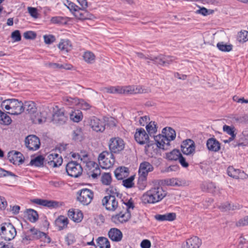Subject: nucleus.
I'll use <instances>...</instances> for the list:
<instances>
[{"mask_svg": "<svg viewBox=\"0 0 248 248\" xmlns=\"http://www.w3.org/2000/svg\"><path fill=\"white\" fill-rule=\"evenodd\" d=\"M167 192L159 186L152 187L144 193L141 197L144 204H154L161 201L166 195Z\"/></svg>", "mask_w": 248, "mask_h": 248, "instance_id": "obj_1", "label": "nucleus"}, {"mask_svg": "<svg viewBox=\"0 0 248 248\" xmlns=\"http://www.w3.org/2000/svg\"><path fill=\"white\" fill-rule=\"evenodd\" d=\"M78 159H80L81 162H82L83 164H85L88 175L93 178H96L100 174L101 171L98 165L90 160L87 153L81 152L80 155H78Z\"/></svg>", "mask_w": 248, "mask_h": 248, "instance_id": "obj_2", "label": "nucleus"}, {"mask_svg": "<svg viewBox=\"0 0 248 248\" xmlns=\"http://www.w3.org/2000/svg\"><path fill=\"white\" fill-rule=\"evenodd\" d=\"M1 107L12 115H18L24 111L23 103L16 99L4 100L1 103Z\"/></svg>", "mask_w": 248, "mask_h": 248, "instance_id": "obj_3", "label": "nucleus"}, {"mask_svg": "<svg viewBox=\"0 0 248 248\" xmlns=\"http://www.w3.org/2000/svg\"><path fill=\"white\" fill-rule=\"evenodd\" d=\"M134 138L136 141L140 144H146L145 147V151L147 154H149L150 148L154 144L150 143L149 135L145 130L142 128H137L134 135Z\"/></svg>", "mask_w": 248, "mask_h": 248, "instance_id": "obj_4", "label": "nucleus"}, {"mask_svg": "<svg viewBox=\"0 0 248 248\" xmlns=\"http://www.w3.org/2000/svg\"><path fill=\"white\" fill-rule=\"evenodd\" d=\"M16 235L14 226L10 223H4L0 226V235L6 241L13 239Z\"/></svg>", "mask_w": 248, "mask_h": 248, "instance_id": "obj_5", "label": "nucleus"}, {"mask_svg": "<svg viewBox=\"0 0 248 248\" xmlns=\"http://www.w3.org/2000/svg\"><path fill=\"white\" fill-rule=\"evenodd\" d=\"M98 160L100 166L105 169L111 168L115 161L112 154L107 151L103 152L100 154Z\"/></svg>", "mask_w": 248, "mask_h": 248, "instance_id": "obj_6", "label": "nucleus"}, {"mask_svg": "<svg viewBox=\"0 0 248 248\" xmlns=\"http://www.w3.org/2000/svg\"><path fill=\"white\" fill-rule=\"evenodd\" d=\"M124 140L119 137L111 138L109 140L108 147L111 153H119L124 149Z\"/></svg>", "mask_w": 248, "mask_h": 248, "instance_id": "obj_7", "label": "nucleus"}, {"mask_svg": "<svg viewBox=\"0 0 248 248\" xmlns=\"http://www.w3.org/2000/svg\"><path fill=\"white\" fill-rule=\"evenodd\" d=\"M93 196L91 190L83 188L78 192L77 199L83 205H88L92 202Z\"/></svg>", "mask_w": 248, "mask_h": 248, "instance_id": "obj_8", "label": "nucleus"}, {"mask_svg": "<svg viewBox=\"0 0 248 248\" xmlns=\"http://www.w3.org/2000/svg\"><path fill=\"white\" fill-rule=\"evenodd\" d=\"M66 170L69 176L77 178L81 174L82 168L80 163L71 161L67 164Z\"/></svg>", "mask_w": 248, "mask_h": 248, "instance_id": "obj_9", "label": "nucleus"}, {"mask_svg": "<svg viewBox=\"0 0 248 248\" xmlns=\"http://www.w3.org/2000/svg\"><path fill=\"white\" fill-rule=\"evenodd\" d=\"M102 203L106 210L110 211H115L119 207L116 198L111 195L104 197L102 200Z\"/></svg>", "mask_w": 248, "mask_h": 248, "instance_id": "obj_10", "label": "nucleus"}, {"mask_svg": "<svg viewBox=\"0 0 248 248\" xmlns=\"http://www.w3.org/2000/svg\"><path fill=\"white\" fill-rule=\"evenodd\" d=\"M54 110L52 120L53 123L59 125L64 124L67 121L68 117L65 115L63 108H59L56 106Z\"/></svg>", "mask_w": 248, "mask_h": 248, "instance_id": "obj_11", "label": "nucleus"}, {"mask_svg": "<svg viewBox=\"0 0 248 248\" xmlns=\"http://www.w3.org/2000/svg\"><path fill=\"white\" fill-rule=\"evenodd\" d=\"M45 163L50 167H57L62 165V158L59 154L52 153L47 155L45 158Z\"/></svg>", "mask_w": 248, "mask_h": 248, "instance_id": "obj_12", "label": "nucleus"}, {"mask_svg": "<svg viewBox=\"0 0 248 248\" xmlns=\"http://www.w3.org/2000/svg\"><path fill=\"white\" fill-rule=\"evenodd\" d=\"M131 217L130 211H120V212L113 215L111 217L112 222L116 224H119L127 222Z\"/></svg>", "mask_w": 248, "mask_h": 248, "instance_id": "obj_13", "label": "nucleus"}, {"mask_svg": "<svg viewBox=\"0 0 248 248\" xmlns=\"http://www.w3.org/2000/svg\"><path fill=\"white\" fill-rule=\"evenodd\" d=\"M25 145L30 150L36 151L38 150L40 146L39 139L35 135H29L25 139Z\"/></svg>", "mask_w": 248, "mask_h": 248, "instance_id": "obj_14", "label": "nucleus"}, {"mask_svg": "<svg viewBox=\"0 0 248 248\" xmlns=\"http://www.w3.org/2000/svg\"><path fill=\"white\" fill-rule=\"evenodd\" d=\"M89 125L93 130L96 132H103L105 129L104 122L95 117L90 119Z\"/></svg>", "mask_w": 248, "mask_h": 248, "instance_id": "obj_15", "label": "nucleus"}, {"mask_svg": "<svg viewBox=\"0 0 248 248\" xmlns=\"http://www.w3.org/2000/svg\"><path fill=\"white\" fill-rule=\"evenodd\" d=\"M181 148L183 154L186 155L193 154L195 150V143L190 139L186 140L181 145Z\"/></svg>", "mask_w": 248, "mask_h": 248, "instance_id": "obj_16", "label": "nucleus"}, {"mask_svg": "<svg viewBox=\"0 0 248 248\" xmlns=\"http://www.w3.org/2000/svg\"><path fill=\"white\" fill-rule=\"evenodd\" d=\"M154 170V167L149 162L144 161L140 166L139 173L140 177L145 179L149 172Z\"/></svg>", "mask_w": 248, "mask_h": 248, "instance_id": "obj_17", "label": "nucleus"}, {"mask_svg": "<svg viewBox=\"0 0 248 248\" xmlns=\"http://www.w3.org/2000/svg\"><path fill=\"white\" fill-rule=\"evenodd\" d=\"M29 232L32 240L42 239V240L44 241L45 242L47 243L50 242V238L48 237L45 233L34 228L31 229Z\"/></svg>", "mask_w": 248, "mask_h": 248, "instance_id": "obj_18", "label": "nucleus"}, {"mask_svg": "<svg viewBox=\"0 0 248 248\" xmlns=\"http://www.w3.org/2000/svg\"><path fill=\"white\" fill-rule=\"evenodd\" d=\"M23 156L18 152L11 151L8 154V159L10 162L15 165H19L23 162Z\"/></svg>", "mask_w": 248, "mask_h": 248, "instance_id": "obj_19", "label": "nucleus"}, {"mask_svg": "<svg viewBox=\"0 0 248 248\" xmlns=\"http://www.w3.org/2000/svg\"><path fill=\"white\" fill-rule=\"evenodd\" d=\"M155 140L158 147L163 150H167L170 146V141L164 135L159 134L154 136Z\"/></svg>", "mask_w": 248, "mask_h": 248, "instance_id": "obj_20", "label": "nucleus"}, {"mask_svg": "<svg viewBox=\"0 0 248 248\" xmlns=\"http://www.w3.org/2000/svg\"><path fill=\"white\" fill-rule=\"evenodd\" d=\"M206 145L209 151L213 152H217L221 148L220 142L215 138H211L208 139L206 141Z\"/></svg>", "mask_w": 248, "mask_h": 248, "instance_id": "obj_21", "label": "nucleus"}, {"mask_svg": "<svg viewBox=\"0 0 248 248\" xmlns=\"http://www.w3.org/2000/svg\"><path fill=\"white\" fill-rule=\"evenodd\" d=\"M228 174L235 179H246L247 175L244 171H241L238 169H234L232 167H229L227 170Z\"/></svg>", "mask_w": 248, "mask_h": 248, "instance_id": "obj_22", "label": "nucleus"}, {"mask_svg": "<svg viewBox=\"0 0 248 248\" xmlns=\"http://www.w3.org/2000/svg\"><path fill=\"white\" fill-rule=\"evenodd\" d=\"M201 244L200 239L197 236H193L186 240L183 248H199Z\"/></svg>", "mask_w": 248, "mask_h": 248, "instance_id": "obj_23", "label": "nucleus"}, {"mask_svg": "<svg viewBox=\"0 0 248 248\" xmlns=\"http://www.w3.org/2000/svg\"><path fill=\"white\" fill-rule=\"evenodd\" d=\"M109 238L113 241L119 242L123 237L122 232L117 228H111L108 232Z\"/></svg>", "mask_w": 248, "mask_h": 248, "instance_id": "obj_24", "label": "nucleus"}, {"mask_svg": "<svg viewBox=\"0 0 248 248\" xmlns=\"http://www.w3.org/2000/svg\"><path fill=\"white\" fill-rule=\"evenodd\" d=\"M129 170L125 167H120L117 168L115 171V176L118 180H123L128 177Z\"/></svg>", "mask_w": 248, "mask_h": 248, "instance_id": "obj_25", "label": "nucleus"}, {"mask_svg": "<svg viewBox=\"0 0 248 248\" xmlns=\"http://www.w3.org/2000/svg\"><path fill=\"white\" fill-rule=\"evenodd\" d=\"M69 223L67 217L63 216H59L55 221V225L58 228L59 231L66 228Z\"/></svg>", "mask_w": 248, "mask_h": 248, "instance_id": "obj_26", "label": "nucleus"}, {"mask_svg": "<svg viewBox=\"0 0 248 248\" xmlns=\"http://www.w3.org/2000/svg\"><path fill=\"white\" fill-rule=\"evenodd\" d=\"M68 217L74 222H80L83 219V214L80 211H76L73 210H69L68 212Z\"/></svg>", "mask_w": 248, "mask_h": 248, "instance_id": "obj_27", "label": "nucleus"}, {"mask_svg": "<svg viewBox=\"0 0 248 248\" xmlns=\"http://www.w3.org/2000/svg\"><path fill=\"white\" fill-rule=\"evenodd\" d=\"M86 8H79L78 11L74 13V15L79 19L84 20L91 19V16L85 10Z\"/></svg>", "mask_w": 248, "mask_h": 248, "instance_id": "obj_28", "label": "nucleus"}, {"mask_svg": "<svg viewBox=\"0 0 248 248\" xmlns=\"http://www.w3.org/2000/svg\"><path fill=\"white\" fill-rule=\"evenodd\" d=\"M59 49L64 53H67L72 48V45L69 40L67 39L61 40L58 45Z\"/></svg>", "mask_w": 248, "mask_h": 248, "instance_id": "obj_29", "label": "nucleus"}, {"mask_svg": "<svg viewBox=\"0 0 248 248\" xmlns=\"http://www.w3.org/2000/svg\"><path fill=\"white\" fill-rule=\"evenodd\" d=\"M156 220L159 221H173L176 218V214L174 213H169L164 215H156L155 216Z\"/></svg>", "mask_w": 248, "mask_h": 248, "instance_id": "obj_30", "label": "nucleus"}, {"mask_svg": "<svg viewBox=\"0 0 248 248\" xmlns=\"http://www.w3.org/2000/svg\"><path fill=\"white\" fill-rule=\"evenodd\" d=\"M164 136L170 141L174 140L176 137V133L174 129L170 127H165L162 130Z\"/></svg>", "mask_w": 248, "mask_h": 248, "instance_id": "obj_31", "label": "nucleus"}, {"mask_svg": "<svg viewBox=\"0 0 248 248\" xmlns=\"http://www.w3.org/2000/svg\"><path fill=\"white\" fill-rule=\"evenodd\" d=\"M70 119L75 123H78L82 120L83 115L79 110H72L69 113Z\"/></svg>", "mask_w": 248, "mask_h": 248, "instance_id": "obj_32", "label": "nucleus"}, {"mask_svg": "<svg viewBox=\"0 0 248 248\" xmlns=\"http://www.w3.org/2000/svg\"><path fill=\"white\" fill-rule=\"evenodd\" d=\"M146 129L148 132V134L151 137L153 136L157 132L156 124L154 121H150L146 126Z\"/></svg>", "mask_w": 248, "mask_h": 248, "instance_id": "obj_33", "label": "nucleus"}, {"mask_svg": "<svg viewBox=\"0 0 248 248\" xmlns=\"http://www.w3.org/2000/svg\"><path fill=\"white\" fill-rule=\"evenodd\" d=\"M201 188L202 191L213 193L215 192L216 186L212 182H204L202 184Z\"/></svg>", "mask_w": 248, "mask_h": 248, "instance_id": "obj_34", "label": "nucleus"}, {"mask_svg": "<svg viewBox=\"0 0 248 248\" xmlns=\"http://www.w3.org/2000/svg\"><path fill=\"white\" fill-rule=\"evenodd\" d=\"M24 110H26L29 113L34 114L36 111L35 104L32 101H27L23 104Z\"/></svg>", "mask_w": 248, "mask_h": 248, "instance_id": "obj_35", "label": "nucleus"}, {"mask_svg": "<svg viewBox=\"0 0 248 248\" xmlns=\"http://www.w3.org/2000/svg\"><path fill=\"white\" fill-rule=\"evenodd\" d=\"M97 245L99 248H110V243L108 240L104 237H99L97 240Z\"/></svg>", "mask_w": 248, "mask_h": 248, "instance_id": "obj_36", "label": "nucleus"}, {"mask_svg": "<svg viewBox=\"0 0 248 248\" xmlns=\"http://www.w3.org/2000/svg\"><path fill=\"white\" fill-rule=\"evenodd\" d=\"M44 162H45V158L40 155L32 159L30 161V164L31 166L35 167H41L43 166Z\"/></svg>", "mask_w": 248, "mask_h": 248, "instance_id": "obj_37", "label": "nucleus"}, {"mask_svg": "<svg viewBox=\"0 0 248 248\" xmlns=\"http://www.w3.org/2000/svg\"><path fill=\"white\" fill-rule=\"evenodd\" d=\"M163 184L169 186H181L182 183L181 181L176 178L166 179L163 180Z\"/></svg>", "mask_w": 248, "mask_h": 248, "instance_id": "obj_38", "label": "nucleus"}, {"mask_svg": "<svg viewBox=\"0 0 248 248\" xmlns=\"http://www.w3.org/2000/svg\"><path fill=\"white\" fill-rule=\"evenodd\" d=\"M29 220L31 222H36L38 219L37 212L33 209H29L27 210Z\"/></svg>", "mask_w": 248, "mask_h": 248, "instance_id": "obj_39", "label": "nucleus"}, {"mask_svg": "<svg viewBox=\"0 0 248 248\" xmlns=\"http://www.w3.org/2000/svg\"><path fill=\"white\" fill-rule=\"evenodd\" d=\"M84 61L88 63H93L94 62L95 56L94 54L91 51L85 52L83 56Z\"/></svg>", "mask_w": 248, "mask_h": 248, "instance_id": "obj_40", "label": "nucleus"}, {"mask_svg": "<svg viewBox=\"0 0 248 248\" xmlns=\"http://www.w3.org/2000/svg\"><path fill=\"white\" fill-rule=\"evenodd\" d=\"M181 153L178 150L174 149L166 154L167 158L170 160H177L180 157Z\"/></svg>", "mask_w": 248, "mask_h": 248, "instance_id": "obj_41", "label": "nucleus"}, {"mask_svg": "<svg viewBox=\"0 0 248 248\" xmlns=\"http://www.w3.org/2000/svg\"><path fill=\"white\" fill-rule=\"evenodd\" d=\"M11 118L6 113L0 110V124L8 125L11 124Z\"/></svg>", "mask_w": 248, "mask_h": 248, "instance_id": "obj_42", "label": "nucleus"}, {"mask_svg": "<svg viewBox=\"0 0 248 248\" xmlns=\"http://www.w3.org/2000/svg\"><path fill=\"white\" fill-rule=\"evenodd\" d=\"M165 56L163 55H159L157 57H150V60L154 62V63L159 64L161 65H165Z\"/></svg>", "mask_w": 248, "mask_h": 248, "instance_id": "obj_43", "label": "nucleus"}, {"mask_svg": "<svg viewBox=\"0 0 248 248\" xmlns=\"http://www.w3.org/2000/svg\"><path fill=\"white\" fill-rule=\"evenodd\" d=\"M217 46L219 50L224 52H229L231 51L232 48V45L225 44L222 42L218 43Z\"/></svg>", "mask_w": 248, "mask_h": 248, "instance_id": "obj_44", "label": "nucleus"}, {"mask_svg": "<svg viewBox=\"0 0 248 248\" xmlns=\"http://www.w3.org/2000/svg\"><path fill=\"white\" fill-rule=\"evenodd\" d=\"M197 6L199 9L195 12L196 14L201 15L203 16H207L213 13V10H208L205 7H201L198 5H197Z\"/></svg>", "mask_w": 248, "mask_h": 248, "instance_id": "obj_45", "label": "nucleus"}, {"mask_svg": "<svg viewBox=\"0 0 248 248\" xmlns=\"http://www.w3.org/2000/svg\"><path fill=\"white\" fill-rule=\"evenodd\" d=\"M112 181L111 176L109 173H104L101 177V182L105 185H109Z\"/></svg>", "mask_w": 248, "mask_h": 248, "instance_id": "obj_46", "label": "nucleus"}, {"mask_svg": "<svg viewBox=\"0 0 248 248\" xmlns=\"http://www.w3.org/2000/svg\"><path fill=\"white\" fill-rule=\"evenodd\" d=\"M78 99L70 97H64L63 98V101L67 105L74 106L78 105Z\"/></svg>", "mask_w": 248, "mask_h": 248, "instance_id": "obj_47", "label": "nucleus"}, {"mask_svg": "<svg viewBox=\"0 0 248 248\" xmlns=\"http://www.w3.org/2000/svg\"><path fill=\"white\" fill-rule=\"evenodd\" d=\"M134 179V176H131L127 179H124L123 181V185L126 188L132 187L134 186L133 180Z\"/></svg>", "mask_w": 248, "mask_h": 248, "instance_id": "obj_48", "label": "nucleus"}, {"mask_svg": "<svg viewBox=\"0 0 248 248\" xmlns=\"http://www.w3.org/2000/svg\"><path fill=\"white\" fill-rule=\"evenodd\" d=\"M248 32L246 31H241L238 33L237 39L240 43H244L247 41Z\"/></svg>", "mask_w": 248, "mask_h": 248, "instance_id": "obj_49", "label": "nucleus"}, {"mask_svg": "<svg viewBox=\"0 0 248 248\" xmlns=\"http://www.w3.org/2000/svg\"><path fill=\"white\" fill-rule=\"evenodd\" d=\"M150 92L149 89H145L141 86H134L133 94L147 93Z\"/></svg>", "mask_w": 248, "mask_h": 248, "instance_id": "obj_50", "label": "nucleus"}, {"mask_svg": "<svg viewBox=\"0 0 248 248\" xmlns=\"http://www.w3.org/2000/svg\"><path fill=\"white\" fill-rule=\"evenodd\" d=\"M223 130L230 136L236 135L235 133V129L234 126H230L225 124L223 127Z\"/></svg>", "mask_w": 248, "mask_h": 248, "instance_id": "obj_51", "label": "nucleus"}, {"mask_svg": "<svg viewBox=\"0 0 248 248\" xmlns=\"http://www.w3.org/2000/svg\"><path fill=\"white\" fill-rule=\"evenodd\" d=\"M78 105L83 110L89 109L91 107V106L88 103L83 100H78Z\"/></svg>", "mask_w": 248, "mask_h": 248, "instance_id": "obj_52", "label": "nucleus"}, {"mask_svg": "<svg viewBox=\"0 0 248 248\" xmlns=\"http://www.w3.org/2000/svg\"><path fill=\"white\" fill-rule=\"evenodd\" d=\"M44 42L46 44L49 45L55 42V37L51 34L45 35L43 36Z\"/></svg>", "mask_w": 248, "mask_h": 248, "instance_id": "obj_53", "label": "nucleus"}, {"mask_svg": "<svg viewBox=\"0 0 248 248\" xmlns=\"http://www.w3.org/2000/svg\"><path fill=\"white\" fill-rule=\"evenodd\" d=\"M219 208L222 211H226L230 210H233L234 206H232V207L231 206V204L228 202H225L224 203L221 204L219 206Z\"/></svg>", "mask_w": 248, "mask_h": 248, "instance_id": "obj_54", "label": "nucleus"}, {"mask_svg": "<svg viewBox=\"0 0 248 248\" xmlns=\"http://www.w3.org/2000/svg\"><path fill=\"white\" fill-rule=\"evenodd\" d=\"M11 38L15 42H18L21 40V37L20 31L18 30H16L11 34Z\"/></svg>", "mask_w": 248, "mask_h": 248, "instance_id": "obj_55", "label": "nucleus"}, {"mask_svg": "<svg viewBox=\"0 0 248 248\" xmlns=\"http://www.w3.org/2000/svg\"><path fill=\"white\" fill-rule=\"evenodd\" d=\"M40 114L42 115L41 118H38L36 120H34L33 121L35 123L38 122L40 124L43 122H45L46 120V118L47 116V113L46 111H45L42 112H40Z\"/></svg>", "mask_w": 248, "mask_h": 248, "instance_id": "obj_56", "label": "nucleus"}, {"mask_svg": "<svg viewBox=\"0 0 248 248\" xmlns=\"http://www.w3.org/2000/svg\"><path fill=\"white\" fill-rule=\"evenodd\" d=\"M28 10L30 15L34 18H37L38 17V13L36 8L34 7H29Z\"/></svg>", "mask_w": 248, "mask_h": 248, "instance_id": "obj_57", "label": "nucleus"}, {"mask_svg": "<svg viewBox=\"0 0 248 248\" xmlns=\"http://www.w3.org/2000/svg\"><path fill=\"white\" fill-rule=\"evenodd\" d=\"M23 36L26 39H33L36 37V34L34 31H28L24 33Z\"/></svg>", "mask_w": 248, "mask_h": 248, "instance_id": "obj_58", "label": "nucleus"}, {"mask_svg": "<svg viewBox=\"0 0 248 248\" xmlns=\"http://www.w3.org/2000/svg\"><path fill=\"white\" fill-rule=\"evenodd\" d=\"M150 121V117L148 116L140 117L139 119V124L141 126H144Z\"/></svg>", "mask_w": 248, "mask_h": 248, "instance_id": "obj_59", "label": "nucleus"}, {"mask_svg": "<svg viewBox=\"0 0 248 248\" xmlns=\"http://www.w3.org/2000/svg\"><path fill=\"white\" fill-rule=\"evenodd\" d=\"M11 176L16 177V175L11 171H7L3 169L0 168V177Z\"/></svg>", "mask_w": 248, "mask_h": 248, "instance_id": "obj_60", "label": "nucleus"}, {"mask_svg": "<svg viewBox=\"0 0 248 248\" xmlns=\"http://www.w3.org/2000/svg\"><path fill=\"white\" fill-rule=\"evenodd\" d=\"M64 18L62 16H55L51 18L50 21L54 24H61L63 22Z\"/></svg>", "mask_w": 248, "mask_h": 248, "instance_id": "obj_61", "label": "nucleus"}, {"mask_svg": "<svg viewBox=\"0 0 248 248\" xmlns=\"http://www.w3.org/2000/svg\"><path fill=\"white\" fill-rule=\"evenodd\" d=\"M232 99L234 101L238 103H248V100L245 99L243 97L239 98L237 95L233 96Z\"/></svg>", "mask_w": 248, "mask_h": 248, "instance_id": "obj_62", "label": "nucleus"}, {"mask_svg": "<svg viewBox=\"0 0 248 248\" xmlns=\"http://www.w3.org/2000/svg\"><path fill=\"white\" fill-rule=\"evenodd\" d=\"M248 224V217H246L243 219H240L237 223V226H243Z\"/></svg>", "mask_w": 248, "mask_h": 248, "instance_id": "obj_63", "label": "nucleus"}, {"mask_svg": "<svg viewBox=\"0 0 248 248\" xmlns=\"http://www.w3.org/2000/svg\"><path fill=\"white\" fill-rule=\"evenodd\" d=\"M140 246L142 248H150L151 247V242L147 239L143 240L140 243Z\"/></svg>", "mask_w": 248, "mask_h": 248, "instance_id": "obj_64", "label": "nucleus"}]
</instances>
